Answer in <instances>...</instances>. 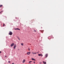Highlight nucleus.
<instances>
[{
    "label": "nucleus",
    "mask_w": 64,
    "mask_h": 64,
    "mask_svg": "<svg viewBox=\"0 0 64 64\" xmlns=\"http://www.w3.org/2000/svg\"><path fill=\"white\" fill-rule=\"evenodd\" d=\"M34 32H36V30H34Z\"/></svg>",
    "instance_id": "6ab92c4d"
},
{
    "label": "nucleus",
    "mask_w": 64,
    "mask_h": 64,
    "mask_svg": "<svg viewBox=\"0 0 64 64\" xmlns=\"http://www.w3.org/2000/svg\"><path fill=\"white\" fill-rule=\"evenodd\" d=\"M40 63H41V62Z\"/></svg>",
    "instance_id": "5701e85b"
},
{
    "label": "nucleus",
    "mask_w": 64,
    "mask_h": 64,
    "mask_svg": "<svg viewBox=\"0 0 64 64\" xmlns=\"http://www.w3.org/2000/svg\"><path fill=\"white\" fill-rule=\"evenodd\" d=\"M6 57V56H5V57Z\"/></svg>",
    "instance_id": "4be33fe9"
},
{
    "label": "nucleus",
    "mask_w": 64,
    "mask_h": 64,
    "mask_svg": "<svg viewBox=\"0 0 64 64\" xmlns=\"http://www.w3.org/2000/svg\"><path fill=\"white\" fill-rule=\"evenodd\" d=\"M32 60H33V61H36V60L34 58H32Z\"/></svg>",
    "instance_id": "423d86ee"
},
{
    "label": "nucleus",
    "mask_w": 64,
    "mask_h": 64,
    "mask_svg": "<svg viewBox=\"0 0 64 64\" xmlns=\"http://www.w3.org/2000/svg\"><path fill=\"white\" fill-rule=\"evenodd\" d=\"M34 63H35V62H34Z\"/></svg>",
    "instance_id": "a211bd4d"
},
{
    "label": "nucleus",
    "mask_w": 64,
    "mask_h": 64,
    "mask_svg": "<svg viewBox=\"0 0 64 64\" xmlns=\"http://www.w3.org/2000/svg\"><path fill=\"white\" fill-rule=\"evenodd\" d=\"M15 30H20L19 29V28H15Z\"/></svg>",
    "instance_id": "9d476101"
},
{
    "label": "nucleus",
    "mask_w": 64,
    "mask_h": 64,
    "mask_svg": "<svg viewBox=\"0 0 64 64\" xmlns=\"http://www.w3.org/2000/svg\"><path fill=\"white\" fill-rule=\"evenodd\" d=\"M32 62V61H30L29 62V63H30V62Z\"/></svg>",
    "instance_id": "f3484780"
},
{
    "label": "nucleus",
    "mask_w": 64,
    "mask_h": 64,
    "mask_svg": "<svg viewBox=\"0 0 64 64\" xmlns=\"http://www.w3.org/2000/svg\"><path fill=\"white\" fill-rule=\"evenodd\" d=\"M43 63H44V64H46V62H45L44 61H43Z\"/></svg>",
    "instance_id": "0eeeda50"
},
{
    "label": "nucleus",
    "mask_w": 64,
    "mask_h": 64,
    "mask_svg": "<svg viewBox=\"0 0 64 64\" xmlns=\"http://www.w3.org/2000/svg\"><path fill=\"white\" fill-rule=\"evenodd\" d=\"M38 56H43V55L41 54H38Z\"/></svg>",
    "instance_id": "f03ea898"
},
{
    "label": "nucleus",
    "mask_w": 64,
    "mask_h": 64,
    "mask_svg": "<svg viewBox=\"0 0 64 64\" xmlns=\"http://www.w3.org/2000/svg\"><path fill=\"white\" fill-rule=\"evenodd\" d=\"M16 46H17L16 45V44L14 45V49H15V48H16Z\"/></svg>",
    "instance_id": "20e7f679"
},
{
    "label": "nucleus",
    "mask_w": 64,
    "mask_h": 64,
    "mask_svg": "<svg viewBox=\"0 0 64 64\" xmlns=\"http://www.w3.org/2000/svg\"><path fill=\"white\" fill-rule=\"evenodd\" d=\"M14 43H12V44H11L10 46L11 47H12L14 46Z\"/></svg>",
    "instance_id": "39448f33"
},
{
    "label": "nucleus",
    "mask_w": 64,
    "mask_h": 64,
    "mask_svg": "<svg viewBox=\"0 0 64 64\" xmlns=\"http://www.w3.org/2000/svg\"><path fill=\"white\" fill-rule=\"evenodd\" d=\"M21 45H22V46H23V44L22 43L21 44Z\"/></svg>",
    "instance_id": "4468645a"
},
{
    "label": "nucleus",
    "mask_w": 64,
    "mask_h": 64,
    "mask_svg": "<svg viewBox=\"0 0 64 64\" xmlns=\"http://www.w3.org/2000/svg\"><path fill=\"white\" fill-rule=\"evenodd\" d=\"M31 53V52H27V55H30Z\"/></svg>",
    "instance_id": "7ed1b4c3"
},
{
    "label": "nucleus",
    "mask_w": 64,
    "mask_h": 64,
    "mask_svg": "<svg viewBox=\"0 0 64 64\" xmlns=\"http://www.w3.org/2000/svg\"><path fill=\"white\" fill-rule=\"evenodd\" d=\"M18 39H19V40H20V39L19 38H18Z\"/></svg>",
    "instance_id": "412c9836"
},
{
    "label": "nucleus",
    "mask_w": 64,
    "mask_h": 64,
    "mask_svg": "<svg viewBox=\"0 0 64 64\" xmlns=\"http://www.w3.org/2000/svg\"><path fill=\"white\" fill-rule=\"evenodd\" d=\"M25 62V60H23L22 61V63H24Z\"/></svg>",
    "instance_id": "6e6552de"
},
{
    "label": "nucleus",
    "mask_w": 64,
    "mask_h": 64,
    "mask_svg": "<svg viewBox=\"0 0 64 64\" xmlns=\"http://www.w3.org/2000/svg\"><path fill=\"white\" fill-rule=\"evenodd\" d=\"M1 53V52L0 51V53Z\"/></svg>",
    "instance_id": "aec40b11"
},
{
    "label": "nucleus",
    "mask_w": 64,
    "mask_h": 64,
    "mask_svg": "<svg viewBox=\"0 0 64 64\" xmlns=\"http://www.w3.org/2000/svg\"><path fill=\"white\" fill-rule=\"evenodd\" d=\"M3 26H5V24H3Z\"/></svg>",
    "instance_id": "2eb2a0df"
},
{
    "label": "nucleus",
    "mask_w": 64,
    "mask_h": 64,
    "mask_svg": "<svg viewBox=\"0 0 64 64\" xmlns=\"http://www.w3.org/2000/svg\"><path fill=\"white\" fill-rule=\"evenodd\" d=\"M37 53V52H32V54H36Z\"/></svg>",
    "instance_id": "1a4fd4ad"
},
{
    "label": "nucleus",
    "mask_w": 64,
    "mask_h": 64,
    "mask_svg": "<svg viewBox=\"0 0 64 64\" xmlns=\"http://www.w3.org/2000/svg\"><path fill=\"white\" fill-rule=\"evenodd\" d=\"M45 56H46V57H47V56H48V54H46L45 55Z\"/></svg>",
    "instance_id": "9b49d317"
},
{
    "label": "nucleus",
    "mask_w": 64,
    "mask_h": 64,
    "mask_svg": "<svg viewBox=\"0 0 64 64\" xmlns=\"http://www.w3.org/2000/svg\"><path fill=\"white\" fill-rule=\"evenodd\" d=\"M2 6H3L2 5H0V7H2Z\"/></svg>",
    "instance_id": "f8f14e48"
},
{
    "label": "nucleus",
    "mask_w": 64,
    "mask_h": 64,
    "mask_svg": "<svg viewBox=\"0 0 64 64\" xmlns=\"http://www.w3.org/2000/svg\"><path fill=\"white\" fill-rule=\"evenodd\" d=\"M8 34L9 35H12L13 34V33L11 32H10Z\"/></svg>",
    "instance_id": "f257e3e1"
},
{
    "label": "nucleus",
    "mask_w": 64,
    "mask_h": 64,
    "mask_svg": "<svg viewBox=\"0 0 64 64\" xmlns=\"http://www.w3.org/2000/svg\"><path fill=\"white\" fill-rule=\"evenodd\" d=\"M8 63H10V61H9L8 62Z\"/></svg>",
    "instance_id": "dca6fc26"
},
{
    "label": "nucleus",
    "mask_w": 64,
    "mask_h": 64,
    "mask_svg": "<svg viewBox=\"0 0 64 64\" xmlns=\"http://www.w3.org/2000/svg\"><path fill=\"white\" fill-rule=\"evenodd\" d=\"M3 12V11L2 10L0 12V14H1V13L2 12Z\"/></svg>",
    "instance_id": "ddd939ff"
}]
</instances>
